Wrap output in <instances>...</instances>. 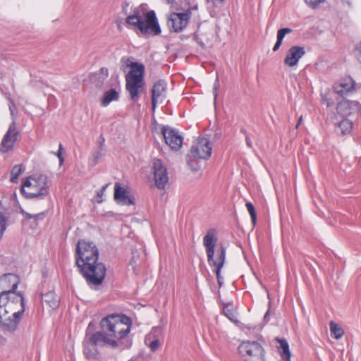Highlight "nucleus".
Wrapping results in <instances>:
<instances>
[{
	"mask_svg": "<svg viewBox=\"0 0 361 361\" xmlns=\"http://www.w3.org/2000/svg\"><path fill=\"white\" fill-rule=\"evenodd\" d=\"M99 250L96 245L80 240L75 250V264L90 287L101 285L106 276V267L99 262Z\"/></svg>",
	"mask_w": 361,
	"mask_h": 361,
	"instance_id": "1",
	"label": "nucleus"
},
{
	"mask_svg": "<svg viewBox=\"0 0 361 361\" xmlns=\"http://www.w3.org/2000/svg\"><path fill=\"white\" fill-rule=\"evenodd\" d=\"M132 325L130 317L124 314L113 313L101 319L100 330L97 332L107 346L123 350L132 345V340L128 337Z\"/></svg>",
	"mask_w": 361,
	"mask_h": 361,
	"instance_id": "2",
	"label": "nucleus"
},
{
	"mask_svg": "<svg viewBox=\"0 0 361 361\" xmlns=\"http://www.w3.org/2000/svg\"><path fill=\"white\" fill-rule=\"evenodd\" d=\"M217 240L216 230L210 228L203 238V245L206 249L208 264L209 266L215 267L217 283L221 287L224 283V278L221 275V270L225 263L226 249L221 245L220 250L217 251L216 259H214V249Z\"/></svg>",
	"mask_w": 361,
	"mask_h": 361,
	"instance_id": "3",
	"label": "nucleus"
},
{
	"mask_svg": "<svg viewBox=\"0 0 361 361\" xmlns=\"http://www.w3.org/2000/svg\"><path fill=\"white\" fill-rule=\"evenodd\" d=\"M121 62L130 68V71L126 75V88L129 92L130 99L135 101L139 98L145 85V66L142 63L133 62L130 58L126 57L121 59Z\"/></svg>",
	"mask_w": 361,
	"mask_h": 361,
	"instance_id": "4",
	"label": "nucleus"
},
{
	"mask_svg": "<svg viewBox=\"0 0 361 361\" xmlns=\"http://www.w3.org/2000/svg\"><path fill=\"white\" fill-rule=\"evenodd\" d=\"M126 23L138 29L142 35H159L161 32L156 13L154 10L147 11L145 14V20L138 18L136 16L128 15L126 18Z\"/></svg>",
	"mask_w": 361,
	"mask_h": 361,
	"instance_id": "5",
	"label": "nucleus"
},
{
	"mask_svg": "<svg viewBox=\"0 0 361 361\" xmlns=\"http://www.w3.org/2000/svg\"><path fill=\"white\" fill-rule=\"evenodd\" d=\"M21 193L27 199H43L49 194L47 177L30 176L22 183Z\"/></svg>",
	"mask_w": 361,
	"mask_h": 361,
	"instance_id": "6",
	"label": "nucleus"
},
{
	"mask_svg": "<svg viewBox=\"0 0 361 361\" xmlns=\"http://www.w3.org/2000/svg\"><path fill=\"white\" fill-rule=\"evenodd\" d=\"M212 151V145L209 140L205 137H199L192 145L187 154V163L193 171H198L200 166H194L193 161L207 160L210 158Z\"/></svg>",
	"mask_w": 361,
	"mask_h": 361,
	"instance_id": "7",
	"label": "nucleus"
},
{
	"mask_svg": "<svg viewBox=\"0 0 361 361\" xmlns=\"http://www.w3.org/2000/svg\"><path fill=\"white\" fill-rule=\"evenodd\" d=\"M238 350L243 361H265L264 349L257 341H243Z\"/></svg>",
	"mask_w": 361,
	"mask_h": 361,
	"instance_id": "8",
	"label": "nucleus"
},
{
	"mask_svg": "<svg viewBox=\"0 0 361 361\" xmlns=\"http://www.w3.org/2000/svg\"><path fill=\"white\" fill-rule=\"evenodd\" d=\"M197 9V5L186 9L184 12H173L167 17V26L170 32H182L188 25L192 16V10Z\"/></svg>",
	"mask_w": 361,
	"mask_h": 361,
	"instance_id": "9",
	"label": "nucleus"
},
{
	"mask_svg": "<svg viewBox=\"0 0 361 361\" xmlns=\"http://www.w3.org/2000/svg\"><path fill=\"white\" fill-rule=\"evenodd\" d=\"M13 308L0 309V329L5 333L15 332L23 315V310L14 312L12 316H8Z\"/></svg>",
	"mask_w": 361,
	"mask_h": 361,
	"instance_id": "10",
	"label": "nucleus"
},
{
	"mask_svg": "<svg viewBox=\"0 0 361 361\" xmlns=\"http://www.w3.org/2000/svg\"><path fill=\"white\" fill-rule=\"evenodd\" d=\"M82 345L85 357L88 360H97L100 357L98 346L106 345L103 343L101 335L96 331L90 337L84 338Z\"/></svg>",
	"mask_w": 361,
	"mask_h": 361,
	"instance_id": "11",
	"label": "nucleus"
},
{
	"mask_svg": "<svg viewBox=\"0 0 361 361\" xmlns=\"http://www.w3.org/2000/svg\"><path fill=\"white\" fill-rule=\"evenodd\" d=\"M161 134L164 138L165 142L173 151L179 150L183 142V137L180 135L178 130L168 126H162Z\"/></svg>",
	"mask_w": 361,
	"mask_h": 361,
	"instance_id": "12",
	"label": "nucleus"
},
{
	"mask_svg": "<svg viewBox=\"0 0 361 361\" xmlns=\"http://www.w3.org/2000/svg\"><path fill=\"white\" fill-rule=\"evenodd\" d=\"M20 302V310H23L25 312V298L23 294L20 292H17L16 290H8V293H0V309L3 308H13V305Z\"/></svg>",
	"mask_w": 361,
	"mask_h": 361,
	"instance_id": "13",
	"label": "nucleus"
},
{
	"mask_svg": "<svg viewBox=\"0 0 361 361\" xmlns=\"http://www.w3.org/2000/svg\"><path fill=\"white\" fill-rule=\"evenodd\" d=\"M153 175L156 187L158 189H164L169 181L168 172L159 159H154L153 161Z\"/></svg>",
	"mask_w": 361,
	"mask_h": 361,
	"instance_id": "14",
	"label": "nucleus"
},
{
	"mask_svg": "<svg viewBox=\"0 0 361 361\" xmlns=\"http://www.w3.org/2000/svg\"><path fill=\"white\" fill-rule=\"evenodd\" d=\"M114 200L118 204L133 205L135 204L134 197L130 195L129 191L121 186L120 183L116 182L114 184Z\"/></svg>",
	"mask_w": 361,
	"mask_h": 361,
	"instance_id": "15",
	"label": "nucleus"
},
{
	"mask_svg": "<svg viewBox=\"0 0 361 361\" xmlns=\"http://www.w3.org/2000/svg\"><path fill=\"white\" fill-rule=\"evenodd\" d=\"M18 133L16 130L15 123L10 125L7 132L4 135L0 147V150L3 152H8L12 150L14 144L17 140Z\"/></svg>",
	"mask_w": 361,
	"mask_h": 361,
	"instance_id": "16",
	"label": "nucleus"
},
{
	"mask_svg": "<svg viewBox=\"0 0 361 361\" xmlns=\"http://www.w3.org/2000/svg\"><path fill=\"white\" fill-rule=\"evenodd\" d=\"M360 108V105L358 102L343 99L338 103L336 111L342 118H347L354 112L359 111Z\"/></svg>",
	"mask_w": 361,
	"mask_h": 361,
	"instance_id": "17",
	"label": "nucleus"
},
{
	"mask_svg": "<svg viewBox=\"0 0 361 361\" xmlns=\"http://www.w3.org/2000/svg\"><path fill=\"white\" fill-rule=\"evenodd\" d=\"M20 279L18 275L12 273L3 274L0 277V293H8V290H17Z\"/></svg>",
	"mask_w": 361,
	"mask_h": 361,
	"instance_id": "18",
	"label": "nucleus"
},
{
	"mask_svg": "<svg viewBox=\"0 0 361 361\" xmlns=\"http://www.w3.org/2000/svg\"><path fill=\"white\" fill-rule=\"evenodd\" d=\"M305 54V50L303 47L297 45L293 46L287 51L284 59V63L289 67L295 66Z\"/></svg>",
	"mask_w": 361,
	"mask_h": 361,
	"instance_id": "19",
	"label": "nucleus"
},
{
	"mask_svg": "<svg viewBox=\"0 0 361 361\" xmlns=\"http://www.w3.org/2000/svg\"><path fill=\"white\" fill-rule=\"evenodd\" d=\"M355 82L350 77L343 78L340 83L334 86V91L343 96L355 90Z\"/></svg>",
	"mask_w": 361,
	"mask_h": 361,
	"instance_id": "20",
	"label": "nucleus"
},
{
	"mask_svg": "<svg viewBox=\"0 0 361 361\" xmlns=\"http://www.w3.org/2000/svg\"><path fill=\"white\" fill-rule=\"evenodd\" d=\"M167 84L164 80L157 81L152 89V97L160 100L162 102L166 98Z\"/></svg>",
	"mask_w": 361,
	"mask_h": 361,
	"instance_id": "21",
	"label": "nucleus"
},
{
	"mask_svg": "<svg viewBox=\"0 0 361 361\" xmlns=\"http://www.w3.org/2000/svg\"><path fill=\"white\" fill-rule=\"evenodd\" d=\"M42 304H46L52 310L56 309L59 306V298L54 291H49L45 294H41Z\"/></svg>",
	"mask_w": 361,
	"mask_h": 361,
	"instance_id": "22",
	"label": "nucleus"
},
{
	"mask_svg": "<svg viewBox=\"0 0 361 361\" xmlns=\"http://www.w3.org/2000/svg\"><path fill=\"white\" fill-rule=\"evenodd\" d=\"M335 127L336 130L340 131L342 135H347L351 133L353 123L348 118H343L340 122L336 123Z\"/></svg>",
	"mask_w": 361,
	"mask_h": 361,
	"instance_id": "23",
	"label": "nucleus"
},
{
	"mask_svg": "<svg viewBox=\"0 0 361 361\" xmlns=\"http://www.w3.org/2000/svg\"><path fill=\"white\" fill-rule=\"evenodd\" d=\"M119 99V92L114 88L106 91L101 99L102 106H107L111 102L117 101Z\"/></svg>",
	"mask_w": 361,
	"mask_h": 361,
	"instance_id": "24",
	"label": "nucleus"
},
{
	"mask_svg": "<svg viewBox=\"0 0 361 361\" xmlns=\"http://www.w3.org/2000/svg\"><path fill=\"white\" fill-rule=\"evenodd\" d=\"M276 340L279 344L278 349L281 353L282 359L284 361H290V352L287 340L285 338H277Z\"/></svg>",
	"mask_w": 361,
	"mask_h": 361,
	"instance_id": "25",
	"label": "nucleus"
},
{
	"mask_svg": "<svg viewBox=\"0 0 361 361\" xmlns=\"http://www.w3.org/2000/svg\"><path fill=\"white\" fill-rule=\"evenodd\" d=\"M330 331L331 336L336 339L341 338L344 334L343 329L333 321L330 322Z\"/></svg>",
	"mask_w": 361,
	"mask_h": 361,
	"instance_id": "26",
	"label": "nucleus"
},
{
	"mask_svg": "<svg viewBox=\"0 0 361 361\" xmlns=\"http://www.w3.org/2000/svg\"><path fill=\"white\" fill-rule=\"evenodd\" d=\"M25 167L22 164L16 165L13 167L11 172V181L12 183H17L18 177L24 172Z\"/></svg>",
	"mask_w": 361,
	"mask_h": 361,
	"instance_id": "27",
	"label": "nucleus"
},
{
	"mask_svg": "<svg viewBox=\"0 0 361 361\" xmlns=\"http://www.w3.org/2000/svg\"><path fill=\"white\" fill-rule=\"evenodd\" d=\"M223 312L225 316L232 322H237L236 317L233 311L231 305H224Z\"/></svg>",
	"mask_w": 361,
	"mask_h": 361,
	"instance_id": "28",
	"label": "nucleus"
},
{
	"mask_svg": "<svg viewBox=\"0 0 361 361\" xmlns=\"http://www.w3.org/2000/svg\"><path fill=\"white\" fill-rule=\"evenodd\" d=\"M246 208L251 216L252 222L253 225H255L257 221V214L253 204L250 202H247L246 203Z\"/></svg>",
	"mask_w": 361,
	"mask_h": 361,
	"instance_id": "29",
	"label": "nucleus"
},
{
	"mask_svg": "<svg viewBox=\"0 0 361 361\" xmlns=\"http://www.w3.org/2000/svg\"><path fill=\"white\" fill-rule=\"evenodd\" d=\"M147 6V4H142L138 7H136L133 9L132 16H137L138 18H142V16L145 17V13H144L145 8Z\"/></svg>",
	"mask_w": 361,
	"mask_h": 361,
	"instance_id": "30",
	"label": "nucleus"
},
{
	"mask_svg": "<svg viewBox=\"0 0 361 361\" xmlns=\"http://www.w3.org/2000/svg\"><path fill=\"white\" fill-rule=\"evenodd\" d=\"M292 30L290 28L284 27L281 28L277 32V41L283 42V40L286 36V35L290 33Z\"/></svg>",
	"mask_w": 361,
	"mask_h": 361,
	"instance_id": "31",
	"label": "nucleus"
},
{
	"mask_svg": "<svg viewBox=\"0 0 361 361\" xmlns=\"http://www.w3.org/2000/svg\"><path fill=\"white\" fill-rule=\"evenodd\" d=\"M95 329V324L94 322H90L88 324V326L85 331V337H90L92 334H94L95 332H94Z\"/></svg>",
	"mask_w": 361,
	"mask_h": 361,
	"instance_id": "32",
	"label": "nucleus"
},
{
	"mask_svg": "<svg viewBox=\"0 0 361 361\" xmlns=\"http://www.w3.org/2000/svg\"><path fill=\"white\" fill-rule=\"evenodd\" d=\"M207 3L209 6V8L212 7V10H214V7L222 5L225 0H206Z\"/></svg>",
	"mask_w": 361,
	"mask_h": 361,
	"instance_id": "33",
	"label": "nucleus"
},
{
	"mask_svg": "<svg viewBox=\"0 0 361 361\" xmlns=\"http://www.w3.org/2000/svg\"><path fill=\"white\" fill-rule=\"evenodd\" d=\"M305 2L311 8H317L319 4L324 2V0H304Z\"/></svg>",
	"mask_w": 361,
	"mask_h": 361,
	"instance_id": "34",
	"label": "nucleus"
},
{
	"mask_svg": "<svg viewBox=\"0 0 361 361\" xmlns=\"http://www.w3.org/2000/svg\"><path fill=\"white\" fill-rule=\"evenodd\" d=\"M63 149V145L61 143H60L59 145V149H58L57 152L56 153V155L59 158L60 166H61L64 162V158L62 155Z\"/></svg>",
	"mask_w": 361,
	"mask_h": 361,
	"instance_id": "35",
	"label": "nucleus"
},
{
	"mask_svg": "<svg viewBox=\"0 0 361 361\" xmlns=\"http://www.w3.org/2000/svg\"><path fill=\"white\" fill-rule=\"evenodd\" d=\"M355 54L358 60V61L361 64V42H358L355 47Z\"/></svg>",
	"mask_w": 361,
	"mask_h": 361,
	"instance_id": "36",
	"label": "nucleus"
},
{
	"mask_svg": "<svg viewBox=\"0 0 361 361\" xmlns=\"http://www.w3.org/2000/svg\"><path fill=\"white\" fill-rule=\"evenodd\" d=\"M159 345V340L157 338H156L149 343V348H150V350L154 352L158 349Z\"/></svg>",
	"mask_w": 361,
	"mask_h": 361,
	"instance_id": "37",
	"label": "nucleus"
},
{
	"mask_svg": "<svg viewBox=\"0 0 361 361\" xmlns=\"http://www.w3.org/2000/svg\"><path fill=\"white\" fill-rule=\"evenodd\" d=\"M219 80L218 77H216V80L213 85V94H214V100H216V99L217 90L219 89Z\"/></svg>",
	"mask_w": 361,
	"mask_h": 361,
	"instance_id": "38",
	"label": "nucleus"
},
{
	"mask_svg": "<svg viewBox=\"0 0 361 361\" xmlns=\"http://www.w3.org/2000/svg\"><path fill=\"white\" fill-rule=\"evenodd\" d=\"M130 4L128 1H123L121 4V13L123 15H127L128 13V8Z\"/></svg>",
	"mask_w": 361,
	"mask_h": 361,
	"instance_id": "39",
	"label": "nucleus"
},
{
	"mask_svg": "<svg viewBox=\"0 0 361 361\" xmlns=\"http://www.w3.org/2000/svg\"><path fill=\"white\" fill-rule=\"evenodd\" d=\"M241 132L243 133L245 135V141H246L247 145L250 148H252V147H253L252 142V140H251L249 135L247 133V131L245 129H242Z\"/></svg>",
	"mask_w": 361,
	"mask_h": 361,
	"instance_id": "40",
	"label": "nucleus"
},
{
	"mask_svg": "<svg viewBox=\"0 0 361 361\" xmlns=\"http://www.w3.org/2000/svg\"><path fill=\"white\" fill-rule=\"evenodd\" d=\"M45 216V212H40L37 214H33V219L36 221L42 220Z\"/></svg>",
	"mask_w": 361,
	"mask_h": 361,
	"instance_id": "41",
	"label": "nucleus"
},
{
	"mask_svg": "<svg viewBox=\"0 0 361 361\" xmlns=\"http://www.w3.org/2000/svg\"><path fill=\"white\" fill-rule=\"evenodd\" d=\"M158 102H160V100L159 99H155V98H152V110L154 111L155 109H156V107H157V104Z\"/></svg>",
	"mask_w": 361,
	"mask_h": 361,
	"instance_id": "42",
	"label": "nucleus"
},
{
	"mask_svg": "<svg viewBox=\"0 0 361 361\" xmlns=\"http://www.w3.org/2000/svg\"><path fill=\"white\" fill-rule=\"evenodd\" d=\"M109 184H106L105 185H104L102 189L97 192V197H102L105 190L107 188Z\"/></svg>",
	"mask_w": 361,
	"mask_h": 361,
	"instance_id": "43",
	"label": "nucleus"
},
{
	"mask_svg": "<svg viewBox=\"0 0 361 361\" xmlns=\"http://www.w3.org/2000/svg\"><path fill=\"white\" fill-rule=\"evenodd\" d=\"M101 73L104 75L105 77H107L109 75V71L107 68L102 67L100 68Z\"/></svg>",
	"mask_w": 361,
	"mask_h": 361,
	"instance_id": "44",
	"label": "nucleus"
},
{
	"mask_svg": "<svg viewBox=\"0 0 361 361\" xmlns=\"http://www.w3.org/2000/svg\"><path fill=\"white\" fill-rule=\"evenodd\" d=\"M282 42H279V41H277L276 42L274 47H273V51H276L281 47Z\"/></svg>",
	"mask_w": 361,
	"mask_h": 361,
	"instance_id": "45",
	"label": "nucleus"
},
{
	"mask_svg": "<svg viewBox=\"0 0 361 361\" xmlns=\"http://www.w3.org/2000/svg\"><path fill=\"white\" fill-rule=\"evenodd\" d=\"M23 216L27 219H33V214H30L27 212H23Z\"/></svg>",
	"mask_w": 361,
	"mask_h": 361,
	"instance_id": "46",
	"label": "nucleus"
},
{
	"mask_svg": "<svg viewBox=\"0 0 361 361\" xmlns=\"http://www.w3.org/2000/svg\"><path fill=\"white\" fill-rule=\"evenodd\" d=\"M269 312H270V310H268L267 311V312L265 313L264 314V320L266 322H268L269 321Z\"/></svg>",
	"mask_w": 361,
	"mask_h": 361,
	"instance_id": "47",
	"label": "nucleus"
},
{
	"mask_svg": "<svg viewBox=\"0 0 361 361\" xmlns=\"http://www.w3.org/2000/svg\"><path fill=\"white\" fill-rule=\"evenodd\" d=\"M101 157V152H97L94 156V160L95 161H97V160L100 158Z\"/></svg>",
	"mask_w": 361,
	"mask_h": 361,
	"instance_id": "48",
	"label": "nucleus"
},
{
	"mask_svg": "<svg viewBox=\"0 0 361 361\" xmlns=\"http://www.w3.org/2000/svg\"><path fill=\"white\" fill-rule=\"evenodd\" d=\"M133 263H135V262L134 261V257H133V258L130 262V265H131L133 267V268L134 269Z\"/></svg>",
	"mask_w": 361,
	"mask_h": 361,
	"instance_id": "49",
	"label": "nucleus"
},
{
	"mask_svg": "<svg viewBox=\"0 0 361 361\" xmlns=\"http://www.w3.org/2000/svg\"><path fill=\"white\" fill-rule=\"evenodd\" d=\"M302 122V116H300V118H299L298 120V124L296 126V128H298V126H300V124Z\"/></svg>",
	"mask_w": 361,
	"mask_h": 361,
	"instance_id": "50",
	"label": "nucleus"
},
{
	"mask_svg": "<svg viewBox=\"0 0 361 361\" xmlns=\"http://www.w3.org/2000/svg\"><path fill=\"white\" fill-rule=\"evenodd\" d=\"M166 1L167 4H173L174 1V0H166Z\"/></svg>",
	"mask_w": 361,
	"mask_h": 361,
	"instance_id": "51",
	"label": "nucleus"
},
{
	"mask_svg": "<svg viewBox=\"0 0 361 361\" xmlns=\"http://www.w3.org/2000/svg\"><path fill=\"white\" fill-rule=\"evenodd\" d=\"M209 13H210V16H214V13H214V11H209Z\"/></svg>",
	"mask_w": 361,
	"mask_h": 361,
	"instance_id": "52",
	"label": "nucleus"
},
{
	"mask_svg": "<svg viewBox=\"0 0 361 361\" xmlns=\"http://www.w3.org/2000/svg\"><path fill=\"white\" fill-rule=\"evenodd\" d=\"M331 105V103L329 101H328L327 102V106H330Z\"/></svg>",
	"mask_w": 361,
	"mask_h": 361,
	"instance_id": "53",
	"label": "nucleus"
},
{
	"mask_svg": "<svg viewBox=\"0 0 361 361\" xmlns=\"http://www.w3.org/2000/svg\"><path fill=\"white\" fill-rule=\"evenodd\" d=\"M158 330H159V328H155V327H154V328L152 329V331H158Z\"/></svg>",
	"mask_w": 361,
	"mask_h": 361,
	"instance_id": "54",
	"label": "nucleus"
},
{
	"mask_svg": "<svg viewBox=\"0 0 361 361\" xmlns=\"http://www.w3.org/2000/svg\"><path fill=\"white\" fill-rule=\"evenodd\" d=\"M348 4L349 6H351V3L350 2H348Z\"/></svg>",
	"mask_w": 361,
	"mask_h": 361,
	"instance_id": "55",
	"label": "nucleus"
},
{
	"mask_svg": "<svg viewBox=\"0 0 361 361\" xmlns=\"http://www.w3.org/2000/svg\"><path fill=\"white\" fill-rule=\"evenodd\" d=\"M129 361H136V360H130Z\"/></svg>",
	"mask_w": 361,
	"mask_h": 361,
	"instance_id": "56",
	"label": "nucleus"
}]
</instances>
